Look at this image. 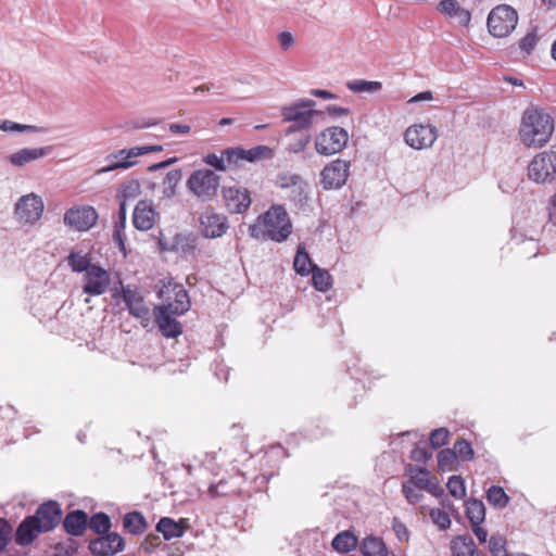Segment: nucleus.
<instances>
[{"instance_id": "nucleus-1", "label": "nucleus", "mask_w": 556, "mask_h": 556, "mask_svg": "<svg viewBox=\"0 0 556 556\" xmlns=\"http://www.w3.org/2000/svg\"><path fill=\"white\" fill-rule=\"evenodd\" d=\"M292 222L281 204L271 205L250 225L249 233L256 240L285 242L292 233Z\"/></svg>"}, {"instance_id": "nucleus-2", "label": "nucleus", "mask_w": 556, "mask_h": 556, "mask_svg": "<svg viewBox=\"0 0 556 556\" xmlns=\"http://www.w3.org/2000/svg\"><path fill=\"white\" fill-rule=\"evenodd\" d=\"M62 510L56 502H48L40 505L34 516L25 518L15 533L17 545L26 546L43 532H48L59 525Z\"/></svg>"}, {"instance_id": "nucleus-3", "label": "nucleus", "mask_w": 556, "mask_h": 556, "mask_svg": "<svg viewBox=\"0 0 556 556\" xmlns=\"http://www.w3.org/2000/svg\"><path fill=\"white\" fill-rule=\"evenodd\" d=\"M554 131L552 116L542 110L527 109L521 118L519 137L527 147L539 148L547 143Z\"/></svg>"}, {"instance_id": "nucleus-4", "label": "nucleus", "mask_w": 556, "mask_h": 556, "mask_svg": "<svg viewBox=\"0 0 556 556\" xmlns=\"http://www.w3.org/2000/svg\"><path fill=\"white\" fill-rule=\"evenodd\" d=\"M316 102L312 99H299L281 108V117L285 123H292L287 134L309 129L315 116L321 114L315 110Z\"/></svg>"}, {"instance_id": "nucleus-5", "label": "nucleus", "mask_w": 556, "mask_h": 556, "mask_svg": "<svg viewBox=\"0 0 556 556\" xmlns=\"http://www.w3.org/2000/svg\"><path fill=\"white\" fill-rule=\"evenodd\" d=\"M162 150L163 147L159 144L121 149L105 156L108 165L98 169L97 174L101 175L119 168L127 169L137 163L136 157L151 152H161Z\"/></svg>"}, {"instance_id": "nucleus-6", "label": "nucleus", "mask_w": 556, "mask_h": 556, "mask_svg": "<svg viewBox=\"0 0 556 556\" xmlns=\"http://www.w3.org/2000/svg\"><path fill=\"white\" fill-rule=\"evenodd\" d=\"M275 186L289 190V200L299 208H303L308 202L309 185L299 174L280 172L275 178Z\"/></svg>"}, {"instance_id": "nucleus-7", "label": "nucleus", "mask_w": 556, "mask_h": 556, "mask_svg": "<svg viewBox=\"0 0 556 556\" xmlns=\"http://www.w3.org/2000/svg\"><path fill=\"white\" fill-rule=\"evenodd\" d=\"M349 132L339 126H331L320 131L315 138L318 154L330 156L340 153L348 144Z\"/></svg>"}, {"instance_id": "nucleus-8", "label": "nucleus", "mask_w": 556, "mask_h": 556, "mask_svg": "<svg viewBox=\"0 0 556 556\" xmlns=\"http://www.w3.org/2000/svg\"><path fill=\"white\" fill-rule=\"evenodd\" d=\"M518 23V14L509 5L501 4L494 8L488 16V28L492 36L503 38L508 36Z\"/></svg>"}, {"instance_id": "nucleus-9", "label": "nucleus", "mask_w": 556, "mask_h": 556, "mask_svg": "<svg viewBox=\"0 0 556 556\" xmlns=\"http://www.w3.org/2000/svg\"><path fill=\"white\" fill-rule=\"evenodd\" d=\"M219 176L211 169L194 170L187 180V187L197 198L211 200L217 192Z\"/></svg>"}, {"instance_id": "nucleus-10", "label": "nucleus", "mask_w": 556, "mask_h": 556, "mask_svg": "<svg viewBox=\"0 0 556 556\" xmlns=\"http://www.w3.org/2000/svg\"><path fill=\"white\" fill-rule=\"evenodd\" d=\"M122 298L129 314L138 319L143 328H149L151 325L150 308L139 289L132 285L123 286Z\"/></svg>"}, {"instance_id": "nucleus-11", "label": "nucleus", "mask_w": 556, "mask_h": 556, "mask_svg": "<svg viewBox=\"0 0 556 556\" xmlns=\"http://www.w3.org/2000/svg\"><path fill=\"white\" fill-rule=\"evenodd\" d=\"M529 178L535 182H549L556 177V151H545L533 157L528 166Z\"/></svg>"}, {"instance_id": "nucleus-12", "label": "nucleus", "mask_w": 556, "mask_h": 556, "mask_svg": "<svg viewBox=\"0 0 556 556\" xmlns=\"http://www.w3.org/2000/svg\"><path fill=\"white\" fill-rule=\"evenodd\" d=\"M159 295L166 301L163 306L170 309L173 315H182L190 309L189 295L181 283L169 279L160 290Z\"/></svg>"}, {"instance_id": "nucleus-13", "label": "nucleus", "mask_w": 556, "mask_h": 556, "mask_svg": "<svg viewBox=\"0 0 556 556\" xmlns=\"http://www.w3.org/2000/svg\"><path fill=\"white\" fill-rule=\"evenodd\" d=\"M439 137L438 128L432 124H414L404 132V140L407 146L415 150L431 148Z\"/></svg>"}, {"instance_id": "nucleus-14", "label": "nucleus", "mask_w": 556, "mask_h": 556, "mask_svg": "<svg viewBox=\"0 0 556 556\" xmlns=\"http://www.w3.org/2000/svg\"><path fill=\"white\" fill-rule=\"evenodd\" d=\"M43 208L41 197L31 192L18 199L15 204V215L20 223L34 225L41 218Z\"/></svg>"}, {"instance_id": "nucleus-15", "label": "nucleus", "mask_w": 556, "mask_h": 556, "mask_svg": "<svg viewBox=\"0 0 556 556\" xmlns=\"http://www.w3.org/2000/svg\"><path fill=\"white\" fill-rule=\"evenodd\" d=\"M350 174V162L337 159L326 165L320 173L324 189H338L345 185Z\"/></svg>"}, {"instance_id": "nucleus-16", "label": "nucleus", "mask_w": 556, "mask_h": 556, "mask_svg": "<svg viewBox=\"0 0 556 556\" xmlns=\"http://www.w3.org/2000/svg\"><path fill=\"white\" fill-rule=\"evenodd\" d=\"M98 219L97 211L89 205L75 206L64 214V224L77 231H87L93 227Z\"/></svg>"}, {"instance_id": "nucleus-17", "label": "nucleus", "mask_w": 556, "mask_h": 556, "mask_svg": "<svg viewBox=\"0 0 556 556\" xmlns=\"http://www.w3.org/2000/svg\"><path fill=\"white\" fill-rule=\"evenodd\" d=\"M224 155H226L228 165H239L242 161L253 163L269 160L274 156V151L267 146H256L248 150L242 148L226 149Z\"/></svg>"}, {"instance_id": "nucleus-18", "label": "nucleus", "mask_w": 556, "mask_h": 556, "mask_svg": "<svg viewBox=\"0 0 556 556\" xmlns=\"http://www.w3.org/2000/svg\"><path fill=\"white\" fill-rule=\"evenodd\" d=\"M199 228L205 238H219L228 229L227 217L213 210H206L200 217Z\"/></svg>"}, {"instance_id": "nucleus-19", "label": "nucleus", "mask_w": 556, "mask_h": 556, "mask_svg": "<svg viewBox=\"0 0 556 556\" xmlns=\"http://www.w3.org/2000/svg\"><path fill=\"white\" fill-rule=\"evenodd\" d=\"M83 290L89 295H101L106 292L110 286V274L98 265H92L89 271L84 276Z\"/></svg>"}, {"instance_id": "nucleus-20", "label": "nucleus", "mask_w": 556, "mask_h": 556, "mask_svg": "<svg viewBox=\"0 0 556 556\" xmlns=\"http://www.w3.org/2000/svg\"><path fill=\"white\" fill-rule=\"evenodd\" d=\"M124 546L123 538L115 532L99 536L89 543V549L96 556H113L123 551Z\"/></svg>"}, {"instance_id": "nucleus-21", "label": "nucleus", "mask_w": 556, "mask_h": 556, "mask_svg": "<svg viewBox=\"0 0 556 556\" xmlns=\"http://www.w3.org/2000/svg\"><path fill=\"white\" fill-rule=\"evenodd\" d=\"M223 197L231 213L241 214L251 205L250 193L241 187H226L223 189Z\"/></svg>"}, {"instance_id": "nucleus-22", "label": "nucleus", "mask_w": 556, "mask_h": 556, "mask_svg": "<svg viewBox=\"0 0 556 556\" xmlns=\"http://www.w3.org/2000/svg\"><path fill=\"white\" fill-rule=\"evenodd\" d=\"M153 313L155 323L164 337L176 338L182 332L180 323L172 317L170 309L159 305L154 307Z\"/></svg>"}, {"instance_id": "nucleus-23", "label": "nucleus", "mask_w": 556, "mask_h": 556, "mask_svg": "<svg viewBox=\"0 0 556 556\" xmlns=\"http://www.w3.org/2000/svg\"><path fill=\"white\" fill-rule=\"evenodd\" d=\"M156 215L151 202L139 201L134 211L132 224L138 230H150L154 226Z\"/></svg>"}, {"instance_id": "nucleus-24", "label": "nucleus", "mask_w": 556, "mask_h": 556, "mask_svg": "<svg viewBox=\"0 0 556 556\" xmlns=\"http://www.w3.org/2000/svg\"><path fill=\"white\" fill-rule=\"evenodd\" d=\"M52 152V147L23 148L9 155L8 160L15 167H23L28 163L39 160Z\"/></svg>"}, {"instance_id": "nucleus-25", "label": "nucleus", "mask_w": 556, "mask_h": 556, "mask_svg": "<svg viewBox=\"0 0 556 556\" xmlns=\"http://www.w3.org/2000/svg\"><path fill=\"white\" fill-rule=\"evenodd\" d=\"M438 10L460 26H467L471 20L470 12L456 0H442L438 4Z\"/></svg>"}, {"instance_id": "nucleus-26", "label": "nucleus", "mask_w": 556, "mask_h": 556, "mask_svg": "<svg viewBox=\"0 0 556 556\" xmlns=\"http://www.w3.org/2000/svg\"><path fill=\"white\" fill-rule=\"evenodd\" d=\"M87 525L88 516L83 510H75L70 513L63 521L64 529L72 535L83 534Z\"/></svg>"}, {"instance_id": "nucleus-27", "label": "nucleus", "mask_w": 556, "mask_h": 556, "mask_svg": "<svg viewBox=\"0 0 556 556\" xmlns=\"http://www.w3.org/2000/svg\"><path fill=\"white\" fill-rule=\"evenodd\" d=\"M453 556H479L473 540L468 535H459L451 541Z\"/></svg>"}, {"instance_id": "nucleus-28", "label": "nucleus", "mask_w": 556, "mask_h": 556, "mask_svg": "<svg viewBox=\"0 0 556 556\" xmlns=\"http://www.w3.org/2000/svg\"><path fill=\"white\" fill-rule=\"evenodd\" d=\"M417 472L410 477L409 482L416 485L419 490H426L433 495L442 492L439 483L429 477L428 470L418 468Z\"/></svg>"}, {"instance_id": "nucleus-29", "label": "nucleus", "mask_w": 556, "mask_h": 556, "mask_svg": "<svg viewBox=\"0 0 556 556\" xmlns=\"http://www.w3.org/2000/svg\"><path fill=\"white\" fill-rule=\"evenodd\" d=\"M359 549L364 556H388V548L384 542L374 535L366 536L361 545Z\"/></svg>"}, {"instance_id": "nucleus-30", "label": "nucleus", "mask_w": 556, "mask_h": 556, "mask_svg": "<svg viewBox=\"0 0 556 556\" xmlns=\"http://www.w3.org/2000/svg\"><path fill=\"white\" fill-rule=\"evenodd\" d=\"M331 545L337 552L346 554L357 547L358 540L354 533L345 530L333 538Z\"/></svg>"}, {"instance_id": "nucleus-31", "label": "nucleus", "mask_w": 556, "mask_h": 556, "mask_svg": "<svg viewBox=\"0 0 556 556\" xmlns=\"http://www.w3.org/2000/svg\"><path fill=\"white\" fill-rule=\"evenodd\" d=\"M157 532L163 534L166 541L184 535V528L169 517H163L156 525Z\"/></svg>"}, {"instance_id": "nucleus-32", "label": "nucleus", "mask_w": 556, "mask_h": 556, "mask_svg": "<svg viewBox=\"0 0 556 556\" xmlns=\"http://www.w3.org/2000/svg\"><path fill=\"white\" fill-rule=\"evenodd\" d=\"M312 283L316 290L327 292L332 288V277L326 269L314 265L312 267Z\"/></svg>"}, {"instance_id": "nucleus-33", "label": "nucleus", "mask_w": 556, "mask_h": 556, "mask_svg": "<svg viewBox=\"0 0 556 556\" xmlns=\"http://www.w3.org/2000/svg\"><path fill=\"white\" fill-rule=\"evenodd\" d=\"M124 528L131 534H141L147 527L144 517L138 511H131L124 516Z\"/></svg>"}, {"instance_id": "nucleus-34", "label": "nucleus", "mask_w": 556, "mask_h": 556, "mask_svg": "<svg viewBox=\"0 0 556 556\" xmlns=\"http://www.w3.org/2000/svg\"><path fill=\"white\" fill-rule=\"evenodd\" d=\"M312 260L308 253L305 251L304 245L300 244L296 250V254L293 261L294 270L301 276H307L312 273Z\"/></svg>"}, {"instance_id": "nucleus-35", "label": "nucleus", "mask_w": 556, "mask_h": 556, "mask_svg": "<svg viewBox=\"0 0 556 556\" xmlns=\"http://www.w3.org/2000/svg\"><path fill=\"white\" fill-rule=\"evenodd\" d=\"M466 515L469 519L471 526H477V523H482L485 518V508L481 501L479 500H469L466 503Z\"/></svg>"}, {"instance_id": "nucleus-36", "label": "nucleus", "mask_w": 556, "mask_h": 556, "mask_svg": "<svg viewBox=\"0 0 556 556\" xmlns=\"http://www.w3.org/2000/svg\"><path fill=\"white\" fill-rule=\"evenodd\" d=\"M346 87L350 91L356 93H375L382 88V84L380 81H369L364 79H355L351 80L346 84Z\"/></svg>"}, {"instance_id": "nucleus-37", "label": "nucleus", "mask_w": 556, "mask_h": 556, "mask_svg": "<svg viewBox=\"0 0 556 556\" xmlns=\"http://www.w3.org/2000/svg\"><path fill=\"white\" fill-rule=\"evenodd\" d=\"M68 265L76 273H87L90 270L93 264L90 263V257L87 254L80 252H72L68 257Z\"/></svg>"}, {"instance_id": "nucleus-38", "label": "nucleus", "mask_w": 556, "mask_h": 556, "mask_svg": "<svg viewBox=\"0 0 556 556\" xmlns=\"http://www.w3.org/2000/svg\"><path fill=\"white\" fill-rule=\"evenodd\" d=\"M126 226V204L121 202L118 210V222L115 224L113 239L119 245L121 249H124V230Z\"/></svg>"}, {"instance_id": "nucleus-39", "label": "nucleus", "mask_w": 556, "mask_h": 556, "mask_svg": "<svg viewBox=\"0 0 556 556\" xmlns=\"http://www.w3.org/2000/svg\"><path fill=\"white\" fill-rule=\"evenodd\" d=\"M486 498L490 504L503 508L507 505L509 497L503 490V488L497 485H492L486 492Z\"/></svg>"}, {"instance_id": "nucleus-40", "label": "nucleus", "mask_w": 556, "mask_h": 556, "mask_svg": "<svg viewBox=\"0 0 556 556\" xmlns=\"http://www.w3.org/2000/svg\"><path fill=\"white\" fill-rule=\"evenodd\" d=\"M89 527L91 530H93L94 532L101 534V533H104V532H108L111 528V520L109 518V516L104 513H98V514H94L89 522H88Z\"/></svg>"}, {"instance_id": "nucleus-41", "label": "nucleus", "mask_w": 556, "mask_h": 556, "mask_svg": "<svg viewBox=\"0 0 556 556\" xmlns=\"http://www.w3.org/2000/svg\"><path fill=\"white\" fill-rule=\"evenodd\" d=\"M0 130L5 132H36L37 126L18 124L10 119H0Z\"/></svg>"}, {"instance_id": "nucleus-42", "label": "nucleus", "mask_w": 556, "mask_h": 556, "mask_svg": "<svg viewBox=\"0 0 556 556\" xmlns=\"http://www.w3.org/2000/svg\"><path fill=\"white\" fill-rule=\"evenodd\" d=\"M456 460V453L451 448L441 450L438 454V466L443 471L452 470Z\"/></svg>"}, {"instance_id": "nucleus-43", "label": "nucleus", "mask_w": 556, "mask_h": 556, "mask_svg": "<svg viewBox=\"0 0 556 556\" xmlns=\"http://www.w3.org/2000/svg\"><path fill=\"white\" fill-rule=\"evenodd\" d=\"M453 452L456 453V458H459L464 462H469L473 459L475 452L471 447V444L467 440H457L454 444Z\"/></svg>"}, {"instance_id": "nucleus-44", "label": "nucleus", "mask_w": 556, "mask_h": 556, "mask_svg": "<svg viewBox=\"0 0 556 556\" xmlns=\"http://www.w3.org/2000/svg\"><path fill=\"white\" fill-rule=\"evenodd\" d=\"M446 486L451 495L456 498H463L466 495L465 482L460 476H452Z\"/></svg>"}, {"instance_id": "nucleus-45", "label": "nucleus", "mask_w": 556, "mask_h": 556, "mask_svg": "<svg viewBox=\"0 0 556 556\" xmlns=\"http://www.w3.org/2000/svg\"><path fill=\"white\" fill-rule=\"evenodd\" d=\"M489 548L493 556H509L506 549V541L501 535H492L489 541Z\"/></svg>"}, {"instance_id": "nucleus-46", "label": "nucleus", "mask_w": 556, "mask_h": 556, "mask_svg": "<svg viewBox=\"0 0 556 556\" xmlns=\"http://www.w3.org/2000/svg\"><path fill=\"white\" fill-rule=\"evenodd\" d=\"M429 516L440 530H446L451 527V518L446 511L433 508L430 510Z\"/></svg>"}, {"instance_id": "nucleus-47", "label": "nucleus", "mask_w": 556, "mask_h": 556, "mask_svg": "<svg viewBox=\"0 0 556 556\" xmlns=\"http://www.w3.org/2000/svg\"><path fill=\"white\" fill-rule=\"evenodd\" d=\"M140 194V185L137 180H131L122 186L121 198L126 204L127 200H132Z\"/></svg>"}, {"instance_id": "nucleus-48", "label": "nucleus", "mask_w": 556, "mask_h": 556, "mask_svg": "<svg viewBox=\"0 0 556 556\" xmlns=\"http://www.w3.org/2000/svg\"><path fill=\"white\" fill-rule=\"evenodd\" d=\"M311 141L309 135H302L300 137L294 138L292 141L288 143L286 147V151L289 153H301L303 152Z\"/></svg>"}, {"instance_id": "nucleus-49", "label": "nucleus", "mask_w": 556, "mask_h": 556, "mask_svg": "<svg viewBox=\"0 0 556 556\" xmlns=\"http://www.w3.org/2000/svg\"><path fill=\"white\" fill-rule=\"evenodd\" d=\"M402 492L410 504L418 503L422 497L420 490L409 481L402 484Z\"/></svg>"}, {"instance_id": "nucleus-50", "label": "nucleus", "mask_w": 556, "mask_h": 556, "mask_svg": "<svg viewBox=\"0 0 556 556\" xmlns=\"http://www.w3.org/2000/svg\"><path fill=\"white\" fill-rule=\"evenodd\" d=\"M448 435L450 432L447 429H435L430 434V444L432 445L433 448H439L447 442Z\"/></svg>"}, {"instance_id": "nucleus-51", "label": "nucleus", "mask_w": 556, "mask_h": 556, "mask_svg": "<svg viewBox=\"0 0 556 556\" xmlns=\"http://www.w3.org/2000/svg\"><path fill=\"white\" fill-rule=\"evenodd\" d=\"M203 161L205 164H207L220 172L226 170V168H227L226 164H228L227 160H226V155H224V151L222 152V155H219V156L214 153H210L203 159Z\"/></svg>"}, {"instance_id": "nucleus-52", "label": "nucleus", "mask_w": 556, "mask_h": 556, "mask_svg": "<svg viewBox=\"0 0 556 556\" xmlns=\"http://www.w3.org/2000/svg\"><path fill=\"white\" fill-rule=\"evenodd\" d=\"M12 529L10 525L2 518H0V552L3 551L10 539H11Z\"/></svg>"}, {"instance_id": "nucleus-53", "label": "nucleus", "mask_w": 556, "mask_h": 556, "mask_svg": "<svg viewBox=\"0 0 556 556\" xmlns=\"http://www.w3.org/2000/svg\"><path fill=\"white\" fill-rule=\"evenodd\" d=\"M392 529L400 541H407L409 532L407 527L396 517L392 520Z\"/></svg>"}, {"instance_id": "nucleus-54", "label": "nucleus", "mask_w": 556, "mask_h": 556, "mask_svg": "<svg viewBox=\"0 0 556 556\" xmlns=\"http://www.w3.org/2000/svg\"><path fill=\"white\" fill-rule=\"evenodd\" d=\"M536 41H538L536 35L533 31H531V33H528L520 40L519 47L521 50L526 51L527 53H530L534 49Z\"/></svg>"}, {"instance_id": "nucleus-55", "label": "nucleus", "mask_w": 556, "mask_h": 556, "mask_svg": "<svg viewBox=\"0 0 556 556\" xmlns=\"http://www.w3.org/2000/svg\"><path fill=\"white\" fill-rule=\"evenodd\" d=\"M208 492L212 497L228 496L232 493V491L226 488V482L223 480L216 484H212L208 489Z\"/></svg>"}, {"instance_id": "nucleus-56", "label": "nucleus", "mask_w": 556, "mask_h": 556, "mask_svg": "<svg viewBox=\"0 0 556 556\" xmlns=\"http://www.w3.org/2000/svg\"><path fill=\"white\" fill-rule=\"evenodd\" d=\"M277 39L283 51L289 50L295 42L294 37L290 31H281Z\"/></svg>"}, {"instance_id": "nucleus-57", "label": "nucleus", "mask_w": 556, "mask_h": 556, "mask_svg": "<svg viewBox=\"0 0 556 556\" xmlns=\"http://www.w3.org/2000/svg\"><path fill=\"white\" fill-rule=\"evenodd\" d=\"M180 179H181V170L180 169H172L166 174V176L163 180V185L169 186V188H172V187L176 188V186L178 185Z\"/></svg>"}, {"instance_id": "nucleus-58", "label": "nucleus", "mask_w": 556, "mask_h": 556, "mask_svg": "<svg viewBox=\"0 0 556 556\" xmlns=\"http://www.w3.org/2000/svg\"><path fill=\"white\" fill-rule=\"evenodd\" d=\"M431 457V453L424 447L416 446L410 452V458L414 462L426 463Z\"/></svg>"}, {"instance_id": "nucleus-59", "label": "nucleus", "mask_w": 556, "mask_h": 556, "mask_svg": "<svg viewBox=\"0 0 556 556\" xmlns=\"http://www.w3.org/2000/svg\"><path fill=\"white\" fill-rule=\"evenodd\" d=\"M327 112L331 116L339 117V116H343V115H349L350 109L338 106V105H329V106H327Z\"/></svg>"}, {"instance_id": "nucleus-60", "label": "nucleus", "mask_w": 556, "mask_h": 556, "mask_svg": "<svg viewBox=\"0 0 556 556\" xmlns=\"http://www.w3.org/2000/svg\"><path fill=\"white\" fill-rule=\"evenodd\" d=\"M433 99V94L430 90L422 91L417 93L416 96L412 97L408 100V103H417L420 101H431Z\"/></svg>"}, {"instance_id": "nucleus-61", "label": "nucleus", "mask_w": 556, "mask_h": 556, "mask_svg": "<svg viewBox=\"0 0 556 556\" xmlns=\"http://www.w3.org/2000/svg\"><path fill=\"white\" fill-rule=\"evenodd\" d=\"M481 523H477V526H471L472 532L477 536L480 543H486L488 541V531L480 527Z\"/></svg>"}, {"instance_id": "nucleus-62", "label": "nucleus", "mask_w": 556, "mask_h": 556, "mask_svg": "<svg viewBox=\"0 0 556 556\" xmlns=\"http://www.w3.org/2000/svg\"><path fill=\"white\" fill-rule=\"evenodd\" d=\"M547 211L549 220L556 225V193L549 199Z\"/></svg>"}, {"instance_id": "nucleus-63", "label": "nucleus", "mask_w": 556, "mask_h": 556, "mask_svg": "<svg viewBox=\"0 0 556 556\" xmlns=\"http://www.w3.org/2000/svg\"><path fill=\"white\" fill-rule=\"evenodd\" d=\"M168 129L173 134L186 135L190 131V126L173 123V124H169Z\"/></svg>"}, {"instance_id": "nucleus-64", "label": "nucleus", "mask_w": 556, "mask_h": 556, "mask_svg": "<svg viewBox=\"0 0 556 556\" xmlns=\"http://www.w3.org/2000/svg\"><path fill=\"white\" fill-rule=\"evenodd\" d=\"M311 94L314 97H317V98L325 99V100L336 99V94L331 93L328 90H324V89H312Z\"/></svg>"}]
</instances>
